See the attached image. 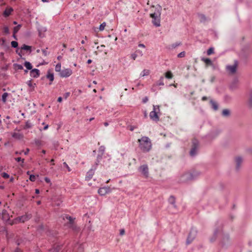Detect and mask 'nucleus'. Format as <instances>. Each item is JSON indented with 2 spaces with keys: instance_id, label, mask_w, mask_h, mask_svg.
I'll use <instances>...</instances> for the list:
<instances>
[{
  "instance_id": "1",
  "label": "nucleus",
  "mask_w": 252,
  "mask_h": 252,
  "mask_svg": "<svg viewBox=\"0 0 252 252\" xmlns=\"http://www.w3.org/2000/svg\"><path fill=\"white\" fill-rule=\"evenodd\" d=\"M201 175V172L195 170L187 171L181 173L178 176V182L187 184L197 179Z\"/></svg>"
},
{
  "instance_id": "2",
  "label": "nucleus",
  "mask_w": 252,
  "mask_h": 252,
  "mask_svg": "<svg viewBox=\"0 0 252 252\" xmlns=\"http://www.w3.org/2000/svg\"><path fill=\"white\" fill-rule=\"evenodd\" d=\"M139 146L141 150L144 153H147L152 148V143L150 138L146 136H143L138 139Z\"/></svg>"
},
{
  "instance_id": "3",
  "label": "nucleus",
  "mask_w": 252,
  "mask_h": 252,
  "mask_svg": "<svg viewBox=\"0 0 252 252\" xmlns=\"http://www.w3.org/2000/svg\"><path fill=\"white\" fill-rule=\"evenodd\" d=\"M157 11L150 14V17L153 19L152 22L156 27H159L160 17L161 15V7L159 5L157 8Z\"/></svg>"
},
{
  "instance_id": "4",
  "label": "nucleus",
  "mask_w": 252,
  "mask_h": 252,
  "mask_svg": "<svg viewBox=\"0 0 252 252\" xmlns=\"http://www.w3.org/2000/svg\"><path fill=\"white\" fill-rule=\"evenodd\" d=\"M159 107L158 105L153 106V110L150 113L149 116L153 121L158 122L159 120L158 113H159Z\"/></svg>"
},
{
  "instance_id": "5",
  "label": "nucleus",
  "mask_w": 252,
  "mask_h": 252,
  "mask_svg": "<svg viewBox=\"0 0 252 252\" xmlns=\"http://www.w3.org/2000/svg\"><path fill=\"white\" fill-rule=\"evenodd\" d=\"M197 232V231L195 228H192L190 230L186 241L187 245L190 244L193 241V240L196 237Z\"/></svg>"
},
{
  "instance_id": "6",
  "label": "nucleus",
  "mask_w": 252,
  "mask_h": 252,
  "mask_svg": "<svg viewBox=\"0 0 252 252\" xmlns=\"http://www.w3.org/2000/svg\"><path fill=\"white\" fill-rule=\"evenodd\" d=\"M192 148L190 150L189 154L190 156L194 157L197 154V150L198 148V141L197 140L194 139L192 140Z\"/></svg>"
},
{
  "instance_id": "7",
  "label": "nucleus",
  "mask_w": 252,
  "mask_h": 252,
  "mask_svg": "<svg viewBox=\"0 0 252 252\" xmlns=\"http://www.w3.org/2000/svg\"><path fill=\"white\" fill-rule=\"evenodd\" d=\"M138 171L145 178H147L149 177V168L147 164L140 166L138 168Z\"/></svg>"
},
{
  "instance_id": "8",
  "label": "nucleus",
  "mask_w": 252,
  "mask_h": 252,
  "mask_svg": "<svg viewBox=\"0 0 252 252\" xmlns=\"http://www.w3.org/2000/svg\"><path fill=\"white\" fill-rule=\"evenodd\" d=\"M111 191V189L109 187H104L100 188L98 190V193L100 195H104L107 193H108Z\"/></svg>"
},
{
  "instance_id": "9",
  "label": "nucleus",
  "mask_w": 252,
  "mask_h": 252,
  "mask_svg": "<svg viewBox=\"0 0 252 252\" xmlns=\"http://www.w3.org/2000/svg\"><path fill=\"white\" fill-rule=\"evenodd\" d=\"M237 67V63L235 62L233 65H227L226 69L229 73L234 74L236 71Z\"/></svg>"
},
{
  "instance_id": "10",
  "label": "nucleus",
  "mask_w": 252,
  "mask_h": 252,
  "mask_svg": "<svg viewBox=\"0 0 252 252\" xmlns=\"http://www.w3.org/2000/svg\"><path fill=\"white\" fill-rule=\"evenodd\" d=\"M31 215L28 214V215H25L24 216H22L21 217H18L16 218L15 220V222H24L25 221L29 220L31 218Z\"/></svg>"
},
{
  "instance_id": "11",
  "label": "nucleus",
  "mask_w": 252,
  "mask_h": 252,
  "mask_svg": "<svg viewBox=\"0 0 252 252\" xmlns=\"http://www.w3.org/2000/svg\"><path fill=\"white\" fill-rule=\"evenodd\" d=\"M72 73V70L69 68H66L62 70L60 72V76L62 77H67L70 76Z\"/></svg>"
},
{
  "instance_id": "12",
  "label": "nucleus",
  "mask_w": 252,
  "mask_h": 252,
  "mask_svg": "<svg viewBox=\"0 0 252 252\" xmlns=\"http://www.w3.org/2000/svg\"><path fill=\"white\" fill-rule=\"evenodd\" d=\"M105 150V148L103 146H101L99 148L98 152L100 153V155H98L97 157L96 164L97 165L98 163L100 162V160L102 158V157L104 153Z\"/></svg>"
},
{
  "instance_id": "13",
  "label": "nucleus",
  "mask_w": 252,
  "mask_h": 252,
  "mask_svg": "<svg viewBox=\"0 0 252 252\" xmlns=\"http://www.w3.org/2000/svg\"><path fill=\"white\" fill-rule=\"evenodd\" d=\"M235 168L236 170H239L240 168L242 163L243 162V159L241 157L238 156L236 157L235 158Z\"/></svg>"
},
{
  "instance_id": "14",
  "label": "nucleus",
  "mask_w": 252,
  "mask_h": 252,
  "mask_svg": "<svg viewBox=\"0 0 252 252\" xmlns=\"http://www.w3.org/2000/svg\"><path fill=\"white\" fill-rule=\"evenodd\" d=\"M97 165L96 164L95 166L94 167V168H92L86 174V180H87V181H89L90 180H91L94 173V170L95 169H96V167Z\"/></svg>"
},
{
  "instance_id": "15",
  "label": "nucleus",
  "mask_w": 252,
  "mask_h": 252,
  "mask_svg": "<svg viewBox=\"0 0 252 252\" xmlns=\"http://www.w3.org/2000/svg\"><path fill=\"white\" fill-rule=\"evenodd\" d=\"M0 218H1V219L4 221L6 222L9 220L10 216L6 210H3L2 214L1 215H0Z\"/></svg>"
},
{
  "instance_id": "16",
  "label": "nucleus",
  "mask_w": 252,
  "mask_h": 252,
  "mask_svg": "<svg viewBox=\"0 0 252 252\" xmlns=\"http://www.w3.org/2000/svg\"><path fill=\"white\" fill-rule=\"evenodd\" d=\"M40 73L39 70L37 69H32L30 71V75L32 77L34 78H37L39 76Z\"/></svg>"
},
{
  "instance_id": "17",
  "label": "nucleus",
  "mask_w": 252,
  "mask_h": 252,
  "mask_svg": "<svg viewBox=\"0 0 252 252\" xmlns=\"http://www.w3.org/2000/svg\"><path fill=\"white\" fill-rule=\"evenodd\" d=\"M181 44V42H176L168 45V46H167L166 48L168 49V50H173V49H175L178 46H180Z\"/></svg>"
},
{
  "instance_id": "18",
  "label": "nucleus",
  "mask_w": 252,
  "mask_h": 252,
  "mask_svg": "<svg viewBox=\"0 0 252 252\" xmlns=\"http://www.w3.org/2000/svg\"><path fill=\"white\" fill-rule=\"evenodd\" d=\"M74 251L76 252H82L83 251V247L82 244H77L74 248Z\"/></svg>"
},
{
  "instance_id": "19",
  "label": "nucleus",
  "mask_w": 252,
  "mask_h": 252,
  "mask_svg": "<svg viewBox=\"0 0 252 252\" xmlns=\"http://www.w3.org/2000/svg\"><path fill=\"white\" fill-rule=\"evenodd\" d=\"M13 11V9L11 7L6 8V9L5 10V11L3 12L4 16H5V17L9 16L11 14V12Z\"/></svg>"
},
{
  "instance_id": "20",
  "label": "nucleus",
  "mask_w": 252,
  "mask_h": 252,
  "mask_svg": "<svg viewBox=\"0 0 252 252\" xmlns=\"http://www.w3.org/2000/svg\"><path fill=\"white\" fill-rule=\"evenodd\" d=\"M198 17L200 22L204 23L207 20V17L202 14H198Z\"/></svg>"
},
{
  "instance_id": "21",
  "label": "nucleus",
  "mask_w": 252,
  "mask_h": 252,
  "mask_svg": "<svg viewBox=\"0 0 252 252\" xmlns=\"http://www.w3.org/2000/svg\"><path fill=\"white\" fill-rule=\"evenodd\" d=\"M12 137L17 139H21L23 138V135L19 132H14L12 134Z\"/></svg>"
},
{
  "instance_id": "22",
  "label": "nucleus",
  "mask_w": 252,
  "mask_h": 252,
  "mask_svg": "<svg viewBox=\"0 0 252 252\" xmlns=\"http://www.w3.org/2000/svg\"><path fill=\"white\" fill-rule=\"evenodd\" d=\"M201 60L204 62L207 65H212V62L210 59L208 58H202Z\"/></svg>"
},
{
  "instance_id": "23",
  "label": "nucleus",
  "mask_w": 252,
  "mask_h": 252,
  "mask_svg": "<svg viewBox=\"0 0 252 252\" xmlns=\"http://www.w3.org/2000/svg\"><path fill=\"white\" fill-rule=\"evenodd\" d=\"M150 71L149 69H144L140 73V76L144 77L145 76H148L150 74Z\"/></svg>"
},
{
  "instance_id": "24",
  "label": "nucleus",
  "mask_w": 252,
  "mask_h": 252,
  "mask_svg": "<svg viewBox=\"0 0 252 252\" xmlns=\"http://www.w3.org/2000/svg\"><path fill=\"white\" fill-rule=\"evenodd\" d=\"M210 103L212 105V108L215 110H217L218 109V105L217 103L213 100H210Z\"/></svg>"
},
{
  "instance_id": "25",
  "label": "nucleus",
  "mask_w": 252,
  "mask_h": 252,
  "mask_svg": "<svg viewBox=\"0 0 252 252\" xmlns=\"http://www.w3.org/2000/svg\"><path fill=\"white\" fill-rule=\"evenodd\" d=\"M27 83L29 87L31 88L30 91H33L35 87V84H33L31 80L28 81Z\"/></svg>"
},
{
  "instance_id": "26",
  "label": "nucleus",
  "mask_w": 252,
  "mask_h": 252,
  "mask_svg": "<svg viewBox=\"0 0 252 252\" xmlns=\"http://www.w3.org/2000/svg\"><path fill=\"white\" fill-rule=\"evenodd\" d=\"M164 77L163 76H161L160 77L159 80L157 82V86H163L164 85L163 82Z\"/></svg>"
},
{
  "instance_id": "27",
  "label": "nucleus",
  "mask_w": 252,
  "mask_h": 252,
  "mask_svg": "<svg viewBox=\"0 0 252 252\" xmlns=\"http://www.w3.org/2000/svg\"><path fill=\"white\" fill-rule=\"evenodd\" d=\"M169 202L173 205H174V207H176V206L175 205V198L174 196H171L169 198Z\"/></svg>"
},
{
  "instance_id": "28",
  "label": "nucleus",
  "mask_w": 252,
  "mask_h": 252,
  "mask_svg": "<svg viewBox=\"0 0 252 252\" xmlns=\"http://www.w3.org/2000/svg\"><path fill=\"white\" fill-rule=\"evenodd\" d=\"M24 66L29 70H31L32 69V65L31 63L29 62H25L24 63Z\"/></svg>"
},
{
  "instance_id": "29",
  "label": "nucleus",
  "mask_w": 252,
  "mask_h": 252,
  "mask_svg": "<svg viewBox=\"0 0 252 252\" xmlns=\"http://www.w3.org/2000/svg\"><path fill=\"white\" fill-rule=\"evenodd\" d=\"M165 77L167 79H171L173 77V74L170 71H168L165 73Z\"/></svg>"
},
{
  "instance_id": "30",
  "label": "nucleus",
  "mask_w": 252,
  "mask_h": 252,
  "mask_svg": "<svg viewBox=\"0 0 252 252\" xmlns=\"http://www.w3.org/2000/svg\"><path fill=\"white\" fill-rule=\"evenodd\" d=\"M230 114V111L228 109H224L222 112V115L224 117H227Z\"/></svg>"
},
{
  "instance_id": "31",
  "label": "nucleus",
  "mask_w": 252,
  "mask_h": 252,
  "mask_svg": "<svg viewBox=\"0 0 252 252\" xmlns=\"http://www.w3.org/2000/svg\"><path fill=\"white\" fill-rule=\"evenodd\" d=\"M21 49L22 50H27V51H29V50H31V47L30 46H28V45H25V44H24L23 45V46L21 47Z\"/></svg>"
},
{
  "instance_id": "32",
  "label": "nucleus",
  "mask_w": 252,
  "mask_h": 252,
  "mask_svg": "<svg viewBox=\"0 0 252 252\" xmlns=\"http://www.w3.org/2000/svg\"><path fill=\"white\" fill-rule=\"evenodd\" d=\"M46 31V28H45V27H42V28H41L40 29H38V32H39V36L40 37H43V36L42 35L41 32H45Z\"/></svg>"
},
{
  "instance_id": "33",
  "label": "nucleus",
  "mask_w": 252,
  "mask_h": 252,
  "mask_svg": "<svg viewBox=\"0 0 252 252\" xmlns=\"http://www.w3.org/2000/svg\"><path fill=\"white\" fill-rule=\"evenodd\" d=\"M21 27V25H18L16 27H15L13 29L14 34H16L19 31Z\"/></svg>"
},
{
  "instance_id": "34",
  "label": "nucleus",
  "mask_w": 252,
  "mask_h": 252,
  "mask_svg": "<svg viewBox=\"0 0 252 252\" xmlns=\"http://www.w3.org/2000/svg\"><path fill=\"white\" fill-rule=\"evenodd\" d=\"M8 96V93H4L2 95V100L3 102H5L6 101V98Z\"/></svg>"
},
{
  "instance_id": "35",
  "label": "nucleus",
  "mask_w": 252,
  "mask_h": 252,
  "mask_svg": "<svg viewBox=\"0 0 252 252\" xmlns=\"http://www.w3.org/2000/svg\"><path fill=\"white\" fill-rule=\"evenodd\" d=\"M47 77L49 79L51 82L54 80V75L52 73H48L47 75Z\"/></svg>"
},
{
  "instance_id": "36",
  "label": "nucleus",
  "mask_w": 252,
  "mask_h": 252,
  "mask_svg": "<svg viewBox=\"0 0 252 252\" xmlns=\"http://www.w3.org/2000/svg\"><path fill=\"white\" fill-rule=\"evenodd\" d=\"M55 70L57 72H61V63H58L55 67Z\"/></svg>"
},
{
  "instance_id": "37",
  "label": "nucleus",
  "mask_w": 252,
  "mask_h": 252,
  "mask_svg": "<svg viewBox=\"0 0 252 252\" xmlns=\"http://www.w3.org/2000/svg\"><path fill=\"white\" fill-rule=\"evenodd\" d=\"M11 46L13 48H17L18 46V43L17 41H12L11 42Z\"/></svg>"
},
{
  "instance_id": "38",
  "label": "nucleus",
  "mask_w": 252,
  "mask_h": 252,
  "mask_svg": "<svg viewBox=\"0 0 252 252\" xmlns=\"http://www.w3.org/2000/svg\"><path fill=\"white\" fill-rule=\"evenodd\" d=\"M60 250H61L60 246L57 245L56 247L53 249L52 252H59Z\"/></svg>"
},
{
  "instance_id": "39",
  "label": "nucleus",
  "mask_w": 252,
  "mask_h": 252,
  "mask_svg": "<svg viewBox=\"0 0 252 252\" xmlns=\"http://www.w3.org/2000/svg\"><path fill=\"white\" fill-rule=\"evenodd\" d=\"M106 26V23L105 22H103V23H102L100 26H99V29L100 31H102L103 30H104L105 27Z\"/></svg>"
},
{
  "instance_id": "40",
  "label": "nucleus",
  "mask_w": 252,
  "mask_h": 252,
  "mask_svg": "<svg viewBox=\"0 0 252 252\" xmlns=\"http://www.w3.org/2000/svg\"><path fill=\"white\" fill-rule=\"evenodd\" d=\"M3 32L6 34H8L9 33V30L8 27L5 26L3 28Z\"/></svg>"
},
{
  "instance_id": "41",
  "label": "nucleus",
  "mask_w": 252,
  "mask_h": 252,
  "mask_svg": "<svg viewBox=\"0 0 252 252\" xmlns=\"http://www.w3.org/2000/svg\"><path fill=\"white\" fill-rule=\"evenodd\" d=\"M213 53H214V48H210L208 50H207V54L208 55H210L211 54H212Z\"/></svg>"
},
{
  "instance_id": "42",
  "label": "nucleus",
  "mask_w": 252,
  "mask_h": 252,
  "mask_svg": "<svg viewBox=\"0 0 252 252\" xmlns=\"http://www.w3.org/2000/svg\"><path fill=\"white\" fill-rule=\"evenodd\" d=\"M185 55H186L185 52L183 51V52H182L180 53H179L177 55V57L178 58H183V57H184L185 56Z\"/></svg>"
},
{
  "instance_id": "43",
  "label": "nucleus",
  "mask_w": 252,
  "mask_h": 252,
  "mask_svg": "<svg viewBox=\"0 0 252 252\" xmlns=\"http://www.w3.org/2000/svg\"><path fill=\"white\" fill-rule=\"evenodd\" d=\"M36 178V176H35L34 175H31L30 176V180L32 182H34V181H35Z\"/></svg>"
},
{
  "instance_id": "44",
  "label": "nucleus",
  "mask_w": 252,
  "mask_h": 252,
  "mask_svg": "<svg viewBox=\"0 0 252 252\" xmlns=\"http://www.w3.org/2000/svg\"><path fill=\"white\" fill-rule=\"evenodd\" d=\"M249 104L251 107L252 106V94H251V95L249 98Z\"/></svg>"
},
{
  "instance_id": "45",
  "label": "nucleus",
  "mask_w": 252,
  "mask_h": 252,
  "mask_svg": "<svg viewBox=\"0 0 252 252\" xmlns=\"http://www.w3.org/2000/svg\"><path fill=\"white\" fill-rule=\"evenodd\" d=\"M1 175H2V177L4 178H8L9 177V175L5 172L2 173Z\"/></svg>"
},
{
  "instance_id": "46",
  "label": "nucleus",
  "mask_w": 252,
  "mask_h": 252,
  "mask_svg": "<svg viewBox=\"0 0 252 252\" xmlns=\"http://www.w3.org/2000/svg\"><path fill=\"white\" fill-rule=\"evenodd\" d=\"M70 93L69 92L65 93L63 94V97L65 99H66L69 96Z\"/></svg>"
},
{
  "instance_id": "47",
  "label": "nucleus",
  "mask_w": 252,
  "mask_h": 252,
  "mask_svg": "<svg viewBox=\"0 0 252 252\" xmlns=\"http://www.w3.org/2000/svg\"><path fill=\"white\" fill-rule=\"evenodd\" d=\"M137 55L136 53H133L131 55V58L133 60H135L136 58H137Z\"/></svg>"
},
{
  "instance_id": "48",
  "label": "nucleus",
  "mask_w": 252,
  "mask_h": 252,
  "mask_svg": "<svg viewBox=\"0 0 252 252\" xmlns=\"http://www.w3.org/2000/svg\"><path fill=\"white\" fill-rule=\"evenodd\" d=\"M15 159L17 162H19L20 161H22V163H24V159H22L21 158H15Z\"/></svg>"
},
{
  "instance_id": "49",
  "label": "nucleus",
  "mask_w": 252,
  "mask_h": 252,
  "mask_svg": "<svg viewBox=\"0 0 252 252\" xmlns=\"http://www.w3.org/2000/svg\"><path fill=\"white\" fill-rule=\"evenodd\" d=\"M45 181L47 183H48V184H51V181L50 180V179L48 177H45Z\"/></svg>"
},
{
  "instance_id": "50",
  "label": "nucleus",
  "mask_w": 252,
  "mask_h": 252,
  "mask_svg": "<svg viewBox=\"0 0 252 252\" xmlns=\"http://www.w3.org/2000/svg\"><path fill=\"white\" fill-rule=\"evenodd\" d=\"M125 230L124 229H122L120 230V234L121 235H123L125 234Z\"/></svg>"
},
{
  "instance_id": "51",
  "label": "nucleus",
  "mask_w": 252,
  "mask_h": 252,
  "mask_svg": "<svg viewBox=\"0 0 252 252\" xmlns=\"http://www.w3.org/2000/svg\"><path fill=\"white\" fill-rule=\"evenodd\" d=\"M136 52L137 53L141 56H142L143 55V52L141 51H140V50H136Z\"/></svg>"
},
{
  "instance_id": "52",
  "label": "nucleus",
  "mask_w": 252,
  "mask_h": 252,
  "mask_svg": "<svg viewBox=\"0 0 252 252\" xmlns=\"http://www.w3.org/2000/svg\"><path fill=\"white\" fill-rule=\"evenodd\" d=\"M66 218V219H67V220H69L70 222H72L73 221V220H72V219L71 218V217H70V216H67Z\"/></svg>"
},
{
  "instance_id": "53",
  "label": "nucleus",
  "mask_w": 252,
  "mask_h": 252,
  "mask_svg": "<svg viewBox=\"0 0 252 252\" xmlns=\"http://www.w3.org/2000/svg\"><path fill=\"white\" fill-rule=\"evenodd\" d=\"M63 165H64V166L65 167H66V168H67V169H68V170L69 171H70V169L69 167H68V165L66 164V162H64V163H63Z\"/></svg>"
},
{
  "instance_id": "54",
  "label": "nucleus",
  "mask_w": 252,
  "mask_h": 252,
  "mask_svg": "<svg viewBox=\"0 0 252 252\" xmlns=\"http://www.w3.org/2000/svg\"><path fill=\"white\" fill-rule=\"evenodd\" d=\"M31 127L30 124L29 123H26L25 128H28Z\"/></svg>"
},
{
  "instance_id": "55",
  "label": "nucleus",
  "mask_w": 252,
  "mask_h": 252,
  "mask_svg": "<svg viewBox=\"0 0 252 252\" xmlns=\"http://www.w3.org/2000/svg\"><path fill=\"white\" fill-rule=\"evenodd\" d=\"M134 128H135V127L134 126H129V129L130 131H133L134 130Z\"/></svg>"
},
{
  "instance_id": "56",
  "label": "nucleus",
  "mask_w": 252,
  "mask_h": 252,
  "mask_svg": "<svg viewBox=\"0 0 252 252\" xmlns=\"http://www.w3.org/2000/svg\"><path fill=\"white\" fill-rule=\"evenodd\" d=\"M17 66L19 69H22L23 68V66L22 65L19 64L17 65Z\"/></svg>"
},
{
  "instance_id": "57",
  "label": "nucleus",
  "mask_w": 252,
  "mask_h": 252,
  "mask_svg": "<svg viewBox=\"0 0 252 252\" xmlns=\"http://www.w3.org/2000/svg\"><path fill=\"white\" fill-rule=\"evenodd\" d=\"M62 100H63V99H62V97H59L58 98V101L59 102H61L62 101Z\"/></svg>"
},
{
  "instance_id": "58",
  "label": "nucleus",
  "mask_w": 252,
  "mask_h": 252,
  "mask_svg": "<svg viewBox=\"0 0 252 252\" xmlns=\"http://www.w3.org/2000/svg\"><path fill=\"white\" fill-rule=\"evenodd\" d=\"M80 49L84 52H85L86 51V49L84 47H80Z\"/></svg>"
},
{
  "instance_id": "59",
  "label": "nucleus",
  "mask_w": 252,
  "mask_h": 252,
  "mask_svg": "<svg viewBox=\"0 0 252 252\" xmlns=\"http://www.w3.org/2000/svg\"><path fill=\"white\" fill-rule=\"evenodd\" d=\"M138 46L140 47L145 48V46L143 44H139Z\"/></svg>"
},
{
  "instance_id": "60",
  "label": "nucleus",
  "mask_w": 252,
  "mask_h": 252,
  "mask_svg": "<svg viewBox=\"0 0 252 252\" xmlns=\"http://www.w3.org/2000/svg\"><path fill=\"white\" fill-rule=\"evenodd\" d=\"M225 99H226V100H228L230 99V96H228V95H226V96H225Z\"/></svg>"
},
{
  "instance_id": "61",
  "label": "nucleus",
  "mask_w": 252,
  "mask_h": 252,
  "mask_svg": "<svg viewBox=\"0 0 252 252\" xmlns=\"http://www.w3.org/2000/svg\"><path fill=\"white\" fill-rule=\"evenodd\" d=\"M42 52L45 56H46L47 55V52L45 50H43Z\"/></svg>"
},
{
  "instance_id": "62",
  "label": "nucleus",
  "mask_w": 252,
  "mask_h": 252,
  "mask_svg": "<svg viewBox=\"0 0 252 252\" xmlns=\"http://www.w3.org/2000/svg\"><path fill=\"white\" fill-rule=\"evenodd\" d=\"M202 100L203 101H205V100H207V97L206 96H203L202 98Z\"/></svg>"
},
{
  "instance_id": "63",
  "label": "nucleus",
  "mask_w": 252,
  "mask_h": 252,
  "mask_svg": "<svg viewBox=\"0 0 252 252\" xmlns=\"http://www.w3.org/2000/svg\"><path fill=\"white\" fill-rule=\"evenodd\" d=\"M29 152V149H27L26 151L24 153V154L25 155H27L28 154Z\"/></svg>"
},
{
  "instance_id": "64",
  "label": "nucleus",
  "mask_w": 252,
  "mask_h": 252,
  "mask_svg": "<svg viewBox=\"0 0 252 252\" xmlns=\"http://www.w3.org/2000/svg\"><path fill=\"white\" fill-rule=\"evenodd\" d=\"M92 61L91 59H89V60H88L87 61V63H88V64H90V63H92Z\"/></svg>"
}]
</instances>
